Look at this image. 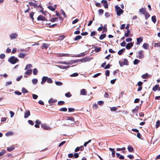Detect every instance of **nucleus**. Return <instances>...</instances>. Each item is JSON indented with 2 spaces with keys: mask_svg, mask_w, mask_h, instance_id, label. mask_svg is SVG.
Returning <instances> with one entry per match:
<instances>
[{
  "mask_svg": "<svg viewBox=\"0 0 160 160\" xmlns=\"http://www.w3.org/2000/svg\"><path fill=\"white\" fill-rule=\"evenodd\" d=\"M9 62L12 64H14L19 61L18 59L15 56H12L10 57L8 60Z\"/></svg>",
  "mask_w": 160,
  "mask_h": 160,
  "instance_id": "nucleus-1",
  "label": "nucleus"
},
{
  "mask_svg": "<svg viewBox=\"0 0 160 160\" xmlns=\"http://www.w3.org/2000/svg\"><path fill=\"white\" fill-rule=\"evenodd\" d=\"M115 7L117 14L118 16H120L124 12L123 10H122L118 5L116 6Z\"/></svg>",
  "mask_w": 160,
  "mask_h": 160,
  "instance_id": "nucleus-2",
  "label": "nucleus"
},
{
  "mask_svg": "<svg viewBox=\"0 0 160 160\" xmlns=\"http://www.w3.org/2000/svg\"><path fill=\"white\" fill-rule=\"evenodd\" d=\"M128 61L126 58H124V61L122 62H119V63L121 67H122L125 65H128Z\"/></svg>",
  "mask_w": 160,
  "mask_h": 160,
  "instance_id": "nucleus-3",
  "label": "nucleus"
},
{
  "mask_svg": "<svg viewBox=\"0 0 160 160\" xmlns=\"http://www.w3.org/2000/svg\"><path fill=\"white\" fill-rule=\"evenodd\" d=\"M143 52H144V51L142 50H140L139 51H138V58L139 59H142L144 58V55L143 53Z\"/></svg>",
  "mask_w": 160,
  "mask_h": 160,
  "instance_id": "nucleus-4",
  "label": "nucleus"
},
{
  "mask_svg": "<svg viewBox=\"0 0 160 160\" xmlns=\"http://www.w3.org/2000/svg\"><path fill=\"white\" fill-rule=\"evenodd\" d=\"M37 20L38 21H47L48 20L47 18H45L42 15H39L38 18Z\"/></svg>",
  "mask_w": 160,
  "mask_h": 160,
  "instance_id": "nucleus-5",
  "label": "nucleus"
},
{
  "mask_svg": "<svg viewBox=\"0 0 160 160\" xmlns=\"http://www.w3.org/2000/svg\"><path fill=\"white\" fill-rule=\"evenodd\" d=\"M41 127L46 130H50L51 129V128L49 126H47L46 124H42Z\"/></svg>",
  "mask_w": 160,
  "mask_h": 160,
  "instance_id": "nucleus-6",
  "label": "nucleus"
},
{
  "mask_svg": "<svg viewBox=\"0 0 160 160\" xmlns=\"http://www.w3.org/2000/svg\"><path fill=\"white\" fill-rule=\"evenodd\" d=\"M18 36V35L16 33H12L10 35V38L11 39H16Z\"/></svg>",
  "mask_w": 160,
  "mask_h": 160,
  "instance_id": "nucleus-7",
  "label": "nucleus"
},
{
  "mask_svg": "<svg viewBox=\"0 0 160 160\" xmlns=\"http://www.w3.org/2000/svg\"><path fill=\"white\" fill-rule=\"evenodd\" d=\"M57 100L56 99H54L52 98H51L48 101V103L50 105H53L54 103L57 102Z\"/></svg>",
  "mask_w": 160,
  "mask_h": 160,
  "instance_id": "nucleus-8",
  "label": "nucleus"
},
{
  "mask_svg": "<svg viewBox=\"0 0 160 160\" xmlns=\"http://www.w3.org/2000/svg\"><path fill=\"white\" fill-rule=\"evenodd\" d=\"M143 41V38L140 37L137 38V45H139Z\"/></svg>",
  "mask_w": 160,
  "mask_h": 160,
  "instance_id": "nucleus-9",
  "label": "nucleus"
},
{
  "mask_svg": "<svg viewBox=\"0 0 160 160\" xmlns=\"http://www.w3.org/2000/svg\"><path fill=\"white\" fill-rule=\"evenodd\" d=\"M133 45V43L132 42L128 43L126 46L127 49L129 50L130 49Z\"/></svg>",
  "mask_w": 160,
  "mask_h": 160,
  "instance_id": "nucleus-10",
  "label": "nucleus"
},
{
  "mask_svg": "<svg viewBox=\"0 0 160 160\" xmlns=\"http://www.w3.org/2000/svg\"><path fill=\"white\" fill-rule=\"evenodd\" d=\"M30 115V113L29 110H27L24 113V117L25 118H27Z\"/></svg>",
  "mask_w": 160,
  "mask_h": 160,
  "instance_id": "nucleus-11",
  "label": "nucleus"
},
{
  "mask_svg": "<svg viewBox=\"0 0 160 160\" xmlns=\"http://www.w3.org/2000/svg\"><path fill=\"white\" fill-rule=\"evenodd\" d=\"M28 3L30 6H33L34 8H37L38 5L36 3H34L31 2H29Z\"/></svg>",
  "mask_w": 160,
  "mask_h": 160,
  "instance_id": "nucleus-12",
  "label": "nucleus"
},
{
  "mask_svg": "<svg viewBox=\"0 0 160 160\" xmlns=\"http://www.w3.org/2000/svg\"><path fill=\"white\" fill-rule=\"evenodd\" d=\"M65 119L66 120H70L73 122H75V119L74 118L72 117L66 116Z\"/></svg>",
  "mask_w": 160,
  "mask_h": 160,
  "instance_id": "nucleus-13",
  "label": "nucleus"
},
{
  "mask_svg": "<svg viewBox=\"0 0 160 160\" xmlns=\"http://www.w3.org/2000/svg\"><path fill=\"white\" fill-rule=\"evenodd\" d=\"M26 55V54L25 53H22L20 52L19 53L18 57L21 58H24Z\"/></svg>",
  "mask_w": 160,
  "mask_h": 160,
  "instance_id": "nucleus-14",
  "label": "nucleus"
},
{
  "mask_svg": "<svg viewBox=\"0 0 160 160\" xmlns=\"http://www.w3.org/2000/svg\"><path fill=\"white\" fill-rule=\"evenodd\" d=\"M130 29H128L127 31H125L124 33V36L126 37H127L130 35Z\"/></svg>",
  "mask_w": 160,
  "mask_h": 160,
  "instance_id": "nucleus-15",
  "label": "nucleus"
},
{
  "mask_svg": "<svg viewBox=\"0 0 160 160\" xmlns=\"http://www.w3.org/2000/svg\"><path fill=\"white\" fill-rule=\"evenodd\" d=\"M48 79V77L44 76L42 78V81L41 82V83L42 84H43L47 81Z\"/></svg>",
  "mask_w": 160,
  "mask_h": 160,
  "instance_id": "nucleus-16",
  "label": "nucleus"
},
{
  "mask_svg": "<svg viewBox=\"0 0 160 160\" xmlns=\"http://www.w3.org/2000/svg\"><path fill=\"white\" fill-rule=\"evenodd\" d=\"M49 44L44 43L42 46L41 48L42 49H43L44 48L47 49L49 47Z\"/></svg>",
  "mask_w": 160,
  "mask_h": 160,
  "instance_id": "nucleus-17",
  "label": "nucleus"
},
{
  "mask_svg": "<svg viewBox=\"0 0 160 160\" xmlns=\"http://www.w3.org/2000/svg\"><path fill=\"white\" fill-rule=\"evenodd\" d=\"M146 12V10L145 8H142L139 10V12H141V14H144Z\"/></svg>",
  "mask_w": 160,
  "mask_h": 160,
  "instance_id": "nucleus-18",
  "label": "nucleus"
},
{
  "mask_svg": "<svg viewBox=\"0 0 160 160\" xmlns=\"http://www.w3.org/2000/svg\"><path fill=\"white\" fill-rule=\"evenodd\" d=\"M15 149V147L13 146H11L10 147L8 148H7V150L8 152H11L13 150H14Z\"/></svg>",
  "mask_w": 160,
  "mask_h": 160,
  "instance_id": "nucleus-19",
  "label": "nucleus"
},
{
  "mask_svg": "<svg viewBox=\"0 0 160 160\" xmlns=\"http://www.w3.org/2000/svg\"><path fill=\"white\" fill-rule=\"evenodd\" d=\"M116 156L117 157H118L119 159H124V157L123 156L120 155V154L118 153H116Z\"/></svg>",
  "mask_w": 160,
  "mask_h": 160,
  "instance_id": "nucleus-20",
  "label": "nucleus"
},
{
  "mask_svg": "<svg viewBox=\"0 0 160 160\" xmlns=\"http://www.w3.org/2000/svg\"><path fill=\"white\" fill-rule=\"evenodd\" d=\"M50 24H51V23H47L46 24V25H47V27H48L49 28H53L55 27V26L57 25V24H52V25H50Z\"/></svg>",
  "mask_w": 160,
  "mask_h": 160,
  "instance_id": "nucleus-21",
  "label": "nucleus"
},
{
  "mask_svg": "<svg viewBox=\"0 0 160 160\" xmlns=\"http://www.w3.org/2000/svg\"><path fill=\"white\" fill-rule=\"evenodd\" d=\"M128 151L130 152H132L134 151V149L132 146H128Z\"/></svg>",
  "mask_w": 160,
  "mask_h": 160,
  "instance_id": "nucleus-22",
  "label": "nucleus"
},
{
  "mask_svg": "<svg viewBox=\"0 0 160 160\" xmlns=\"http://www.w3.org/2000/svg\"><path fill=\"white\" fill-rule=\"evenodd\" d=\"M34 13H35L34 12H30L29 13V17H30V18L32 20V21H33L34 20V19L33 17V15H34Z\"/></svg>",
  "mask_w": 160,
  "mask_h": 160,
  "instance_id": "nucleus-23",
  "label": "nucleus"
},
{
  "mask_svg": "<svg viewBox=\"0 0 160 160\" xmlns=\"http://www.w3.org/2000/svg\"><path fill=\"white\" fill-rule=\"evenodd\" d=\"M27 70V71L25 72V74L27 75H30L32 73V70L28 69Z\"/></svg>",
  "mask_w": 160,
  "mask_h": 160,
  "instance_id": "nucleus-24",
  "label": "nucleus"
},
{
  "mask_svg": "<svg viewBox=\"0 0 160 160\" xmlns=\"http://www.w3.org/2000/svg\"><path fill=\"white\" fill-rule=\"evenodd\" d=\"M32 67V65L31 64H27L25 68V70H28V69L31 68Z\"/></svg>",
  "mask_w": 160,
  "mask_h": 160,
  "instance_id": "nucleus-25",
  "label": "nucleus"
},
{
  "mask_svg": "<svg viewBox=\"0 0 160 160\" xmlns=\"http://www.w3.org/2000/svg\"><path fill=\"white\" fill-rule=\"evenodd\" d=\"M159 86V84H157L155 85L154 87L152 88V90L154 92L157 91V89H158V88Z\"/></svg>",
  "mask_w": 160,
  "mask_h": 160,
  "instance_id": "nucleus-26",
  "label": "nucleus"
},
{
  "mask_svg": "<svg viewBox=\"0 0 160 160\" xmlns=\"http://www.w3.org/2000/svg\"><path fill=\"white\" fill-rule=\"evenodd\" d=\"M125 50V48H123L119 50L118 52V54L120 55H121Z\"/></svg>",
  "mask_w": 160,
  "mask_h": 160,
  "instance_id": "nucleus-27",
  "label": "nucleus"
},
{
  "mask_svg": "<svg viewBox=\"0 0 160 160\" xmlns=\"http://www.w3.org/2000/svg\"><path fill=\"white\" fill-rule=\"evenodd\" d=\"M48 9L52 11H54L56 9V8H54L52 6H48Z\"/></svg>",
  "mask_w": 160,
  "mask_h": 160,
  "instance_id": "nucleus-28",
  "label": "nucleus"
},
{
  "mask_svg": "<svg viewBox=\"0 0 160 160\" xmlns=\"http://www.w3.org/2000/svg\"><path fill=\"white\" fill-rule=\"evenodd\" d=\"M144 15H145L146 19H147L148 18H149L150 16V14L147 12H145Z\"/></svg>",
  "mask_w": 160,
  "mask_h": 160,
  "instance_id": "nucleus-29",
  "label": "nucleus"
},
{
  "mask_svg": "<svg viewBox=\"0 0 160 160\" xmlns=\"http://www.w3.org/2000/svg\"><path fill=\"white\" fill-rule=\"evenodd\" d=\"M149 77L148 74V73H146L142 75V77L144 79L147 78Z\"/></svg>",
  "mask_w": 160,
  "mask_h": 160,
  "instance_id": "nucleus-30",
  "label": "nucleus"
},
{
  "mask_svg": "<svg viewBox=\"0 0 160 160\" xmlns=\"http://www.w3.org/2000/svg\"><path fill=\"white\" fill-rule=\"evenodd\" d=\"M148 47V44L146 43H144L142 45L143 48L145 49H147Z\"/></svg>",
  "mask_w": 160,
  "mask_h": 160,
  "instance_id": "nucleus-31",
  "label": "nucleus"
},
{
  "mask_svg": "<svg viewBox=\"0 0 160 160\" xmlns=\"http://www.w3.org/2000/svg\"><path fill=\"white\" fill-rule=\"evenodd\" d=\"M41 8L42 9V10H40V11L42 12V13L43 14H45V12H44L43 10V8L41 6V5H38V6H37V8Z\"/></svg>",
  "mask_w": 160,
  "mask_h": 160,
  "instance_id": "nucleus-32",
  "label": "nucleus"
},
{
  "mask_svg": "<svg viewBox=\"0 0 160 160\" xmlns=\"http://www.w3.org/2000/svg\"><path fill=\"white\" fill-rule=\"evenodd\" d=\"M81 93L82 95H85L86 94V92L85 90L84 89H82L81 91Z\"/></svg>",
  "mask_w": 160,
  "mask_h": 160,
  "instance_id": "nucleus-33",
  "label": "nucleus"
},
{
  "mask_svg": "<svg viewBox=\"0 0 160 160\" xmlns=\"http://www.w3.org/2000/svg\"><path fill=\"white\" fill-rule=\"evenodd\" d=\"M152 20L154 23H155L156 21V17L155 16H153L152 17Z\"/></svg>",
  "mask_w": 160,
  "mask_h": 160,
  "instance_id": "nucleus-34",
  "label": "nucleus"
},
{
  "mask_svg": "<svg viewBox=\"0 0 160 160\" xmlns=\"http://www.w3.org/2000/svg\"><path fill=\"white\" fill-rule=\"evenodd\" d=\"M140 62V61L138 59H135L133 61V64L134 65L137 64Z\"/></svg>",
  "mask_w": 160,
  "mask_h": 160,
  "instance_id": "nucleus-35",
  "label": "nucleus"
},
{
  "mask_svg": "<svg viewBox=\"0 0 160 160\" xmlns=\"http://www.w3.org/2000/svg\"><path fill=\"white\" fill-rule=\"evenodd\" d=\"M82 38V37L80 35L77 36L74 38V40L75 41L78 40Z\"/></svg>",
  "mask_w": 160,
  "mask_h": 160,
  "instance_id": "nucleus-36",
  "label": "nucleus"
},
{
  "mask_svg": "<svg viewBox=\"0 0 160 160\" xmlns=\"http://www.w3.org/2000/svg\"><path fill=\"white\" fill-rule=\"evenodd\" d=\"M106 36V35L105 34H101L100 35L99 38L100 40H102L105 38Z\"/></svg>",
  "mask_w": 160,
  "mask_h": 160,
  "instance_id": "nucleus-37",
  "label": "nucleus"
},
{
  "mask_svg": "<svg viewBox=\"0 0 160 160\" xmlns=\"http://www.w3.org/2000/svg\"><path fill=\"white\" fill-rule=\"evenodd\" d=\"M22 91L23 93H25L28 92V91L24 88H23L22 89Z\"/></svg>",
  "mask_w": 160,
  "mask_h": 160,
  "instance_id": "nucleus-38",
  "label": "nucleus"
},
{
  "mask_svg": "<svg viewBox=\"0 0 160 160\" xmlns=\"http://www.w3.org/2000/svg\"><path fill=\"white\" fill-rule=\"evenodd\" d=\"M6 152L5 150H3L1 152H0V156H3Z\"/></svg>",
  "mask_w": 160,
  "mask_h": 160,
  "instance_id": "nucleus-39",
  "label": "nucleus"
},
{
  "mask_svg": "<svg viewBox=\"0 0 160 160\" xmlns=\"http://www.w3.org/2000/svg\"><path fill=\"white\" fill-rule=\"evenodd\" d=\"M154 46L155 47H159L160 48V42L155 43Z\"/></svg>",
  "mask_w": 160,
  "mask_h": 160,
  "instance_id": "nucleus-40",
  "label": "nucleus"
},
{
  "mask_svg": "<svg viewBox=\"0 0 160 160\" xmlns=\"http://www.w3.org/2000/svg\"><path fill=\"white\" fill-rule=\"evenodd\" d=\"M58 18H53L50 20L51 22H54L55 21H56L57 20H58Z\"/></svg>",
  "mask_w": 160,
  "mask_h": 160,
  "instance_id": "nucleus-41",
  "label": "nucleus"
},
{
  "mask_svg": "<svg viewBox=\"0 0 160 160\" xmlns=\"http://www.w3.org/2000/svg\"><path fill=\"white\" fill-rule=\"evenodd\" d=\"M160 126V121L159 120H158L156 122V128H158Z\"/></svg>",
  "mask_w": 160,
  "mask_h": 160,
  "instance_id": "nucleus-42",
  "label": "nucleus"
},
{
  "mask_svg": "<svg viewBox=\"0 0 160 160\" xmlns=\"http://www.w3.org/2000/svg\"><path fill=\"white\" fill-rule=\"evenodd\" d=\"M38 72V70L36 68H35L34 69L33 71V73L34 75H37Z\"/></svg>",
  "mask_w": 160,
  "mask_h": 160,
  "instance_id": "nucleus-43",
  "label": "nucleus"
},
{
  "mask_svg": "<svg viewBox=\"0 0 160 160\" xmlns=\"http://www.w3.org/2000/svg\"><path fill=\"white\" fill-rule=\"evenodd\" d=\"M13 134V133L12 132H8L6 134V135L8 136L10 135H12Z\"/></svg>",
  "mask_w": 160,
  "mask_h": 160,
  "instance_id": "nucleus-44",
  "label": "nucleus"
},
{
  "mask_svg": "<svg viewBox=\"0 0 160 160\" xmlns=\"http://www.w3.org/2000/svg\"><path fill=\"white\" fill-rule=\"evenodd\" d=\"M59 110L62 112H66L67 111V109L66 108H62L60 109Z\"/></svg>",
  "mask_w": 160,
  "mask_h": 160,
  "instance_id": "nucleus-45",
  "label": "nucleus"
},
{
  "mask_svg": "<svg viewBox=\"0 0 160 160\" xmlns=\"http://www.w3.org/2000/svg\"><path fill=\"white\" fill-rule=\"evenodd\" d=\"M65 96L69 98L72 96V95L71 94L70 92H68L65 93Z\"/></svg>",
  "mask_w": 160,
  "mask_h": 160,
  "instance_id": "nucleus-46",
  "label": "nucleus"
},
{
  "mask_svg": "<svg viewBox=\"0 0 160 160\" xmlns=\"http://www.w3.org/2000/svg\"><path fill=\"white\" fill-rule=\"evenodd\" d=\"M65 103V102L63 101H59L58 102V104L59 105H63Z\"/></svg>",
  "mask_w": 160,
  "mask_h": 160,
  "instance_id": "nucleus-47",
  "label": "nucleus"
},
{
  "mask_svg": "<svg viewBox=\"0 0 160 160\" xmlns=\"http://www.w3.org/2000/svg\"><path fill=\"white\" fill-rule=\"evenodd\" d=\"M101 50V49L100 47L98 48L96 47L94 50L95 52H99Z\"/></svg>",
  "mask_w": 160,
  "mask_h": 160,
  "instance_id": "nucleus-48",
  "label": "nucleus"
},
{
  "mask_svg": "<svg viewBox=\"0 0 160 160\" xmlns=\"http://www.w3.org/2000/svg\"><path fill=\"white\" fill-rule=\"evenodd\" d=\"M38 80L36 78H34L32 80V82L33 84H36L38 82Z\"/></svg>",
  "mask_w": 160,
  "mask_h": 160,
  "instance_id": "nucleus-49",
  "label": "nucleus"
},
{
  "mask_svg": "<svg viewBox=\"0 0 160 160\" xmlns=\"http://www.w3.org/2000/svg\"><path fill=\"white\" fill-rule=\"evenodd\" d=\"M47 82L48 83H52V79L50 78H48V77L47 80Z\"/></svg>",
  "mask_w": 160,
  "mask_h": 160,
  "instance_id": "nucleus-50",
  "label": "nucleus"
},
{
  "mask_svg": "<svg viewBox=\"0 0 160 160\" xmlns=\"http://www.w3.org/2000/svg\"><path fill=\"white\" fill-rule=\"evenodd\" d=\"M55 84L58 86H61L62 85V82L58 81H57L55 82Z\"/></svg>",
  "mask_w": 160,
  "mask_h": 160,
  "instance_id": "nucleus-51",
  "label": "nucleus"
},
{
  "mask_svg": "<svg viewBox=\"0 0 160 160\" xmlns=\"http://www.w3.org/2000/svg\"><path fill=\"white\" fill-rule=\"evenodd\" d=\"M91 140H89L88 142H85L83 146L84 147H86L88 144L91 142Z\"/></svg>",
  "mask_w": 160,
  "mask_h": 160,
  "instance_id": "nucleus-52",
  "label": "nucleus"
},
{
  "mask_svg": "<svg viewBox=\"0 0 160 160\" xmlns=\"http://www.w3.org/2000/svg\"><path fill=\"white\" fill-rule=\"evenodd\" d=\"M104 11L102 9H100L98 10L99 14L100 15L101 14H102L103 13Z\"/></svg>",
  "mask_w": 160,
  "mask_h": 160,
  "instance_id": "nucleus-53",
  "label": "nucleus"
},
{
  "mask_svg": "<svg viewBox=\"0 0 160 160\" xmlns=\"http://www.w3.org/2000/svg\"><path fill=\"white\" fill-rule=\"evenodd\" d=\"M78 75V73L76 72V73H74L72 74V75H70V76L71 77H74L77 76Z\"/></svg>",
  "mask_w": 160,
  "mask_h": 160,
  "instance_id": "nucleus-54",
  "label": "nucleus"
},
{
  "mask_svg": "<svg viewBox=\"0 0 160 160\" xmlns=\"http://www.w3.org/2000/svg\"><path fill=\"white\" fill-rule=\"evenodd\" d=\"M126 149V148L125 147H123L122 148H117L116 149L117 151H120L121 150H125Z\"/></svg>",
  "mask_w": 160,
  "mask_h": 160,
  "instance_id": "nucleus-55",
  "label": "nucleus"
},
{
  "mask_svg": "<svg viewBox=\"0 0 160 160\" xmlns=\"http://www.w3.org/2000/svg\"><path fill=\"white\" fill-rule=\"evenodd\" d=\"M70 66H61L60 67V68L62 69H67L69 68Z\"/></svg>",
  "mask_w": 160,
  "mask_h": 160,
  "instance_id": "nucleus-56",
  "label": "nucleus"
},
{
  "mask_svg": "<svg viewBox=\"0 0 160 160\" xmlns=\"http://www.w3.org/2000/svg\"><path fill=\"white\" fill-rule=\"evenodd\" d=\"M105 75L107 76H108L109 75L110 72L108 70H107L105 72Z\"/></svg>",
  "mask_w": 160,
  "mask_h": 160,
  "instance_id": "nucleus-57",
  "label": "nucleus"
},
{
  "mask_svg": "<svg viewBox=\"0 0 160 160\" xmlns=\"http://www.w3.org/2000/svg\"><path fill=\"white\" fill-rule=\"evenodd\" d=\"M110 14L108 12H106L105 13V16L107 18L110 16Z\"/></svg>",
  "mask_w": 160,
  "mask_h": 160,
  "instance_id": "nucleus-58",
  "label": "nucleus"
},
{
  "mask_svg": "<svg viewBox=\"0 0 160 160\" xmlns=\"http://www.w3.org/2000/svg\"><path fill=\"white\" fill-rule=\"evenodd\" d=\"M125 24H122L121 25V27L120 28V29L121 30L125 28Z\"/></svg>",
  "mask_w": 160,
  "mask_h": 160,
  "instance_id": "nucleus-59",
  "label": "nucleus"
},
{
  "mask_svg": "<svg viewBox=\"0 0 160 160\" xmlns=\"http://www.w3.org/2000/svg\"><path fill=\"white\" fill-rule=\"evenodd\" d=\"M79 21V19L78 18L76 19L72 22V24H74L77 23Z\"/></svg>",
  "mask_w": 160,
  "mask_h": 160,
  "instance_id": "nucleus-60",
  "label": "nucleus"
},
{
  "mask_svg": "<svg viewBox=\"0 0 160 160\" xmlns=\"http://www.w3.org/2000/svg\"><path fill=\"white\" fill-rule=\"evenodd\" d=\"M127 157L131 159L134 158V156L132 155H128Z\"/></svg>",
  "mask_w": 160,
  "mask_h": 160,
  "instance_id": "nucleus-61",
  "label": "nucleus"
},
{
  "mask_svg": "<svg viewBox=\"0 0 160 160\" xmlns=\"http://www.w3.org/2000/svg\"><path fill=\"white\" fill-rule=\"evenodd\" d=\"M68 109L69 112H72L75 110V109L74 108H69Z\"/></svg>",
  "mask_w": 160,
  "mask_h": 160,
  "instance_id": "nucleus-62",
  "label": "nucleus"
},
{
  "mask_svg": "<svg viewBox=\"0 0 160 160\" xmlns=\"http://www.w3.org/2000/svg\"><path fill=\"white\" fill-rule=\"evenodd\" d=\"M32 98L34 99H36L38 98V96L36 94H33Z\"/></svg>",
  "mask_w": 160,
  "mask_h": 160,
  "instance_id": "nucleus-63",
  "label": "nucleus"
},
{
  "mask_svg": "<svg viewBox=\"0 0 160 160\" xmlns=\"http://www.w3.org/2000/svg\"><path fill=\"white\" fill-rule=\"evenodd\" d=\"M126 44V42L124 41H123L120 43V45L122 47H124L125 46V45Z\"/></svg>",
  "mask_w": 160,
  "mask_h": 160,
  "instance_id": "nucleus-64",
  "label": "nucleus"
}]
</instances>
